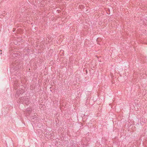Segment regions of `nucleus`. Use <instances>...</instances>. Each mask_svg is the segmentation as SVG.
Returning a JSON list of instances; mask_svg holds the SVG:
<instances>
[{"label": "nucleus", "mask_w": 147, "mask_h": 147, "mask_svg": "<svg viewBox=\"0 0 147 147\" xmlns=\"http://www.w3.org/2000/svg\"><path fill=\"white\" fill-rule=\"evenodd\" d=\"M18 55L14 53H12L11 60L13 59V62L10 65V68L11 69H13L15 71L18 70L22 69L23 68V64L22 62L18 60L17 58Z\"/></svg>", "instance_id": "nucleus-1"}, {"label": "nucleus", "mask_w": 147, "mask_h": 147, "mask_svg": "<svg viewBox=\"0 0 147 147\" xmlns=\"http://www.w3.org/2000/svg\"><path fill=\"white\" fill-rule=\"evenodd\" d=\"M29 98V97L28 96H26L25 97H22L19 98V101L22 104L28 105L30 103Z\"/></svg>", "instance_id": "nucleus-2"}, {"label": "nucleus", "mask_w": 147, "mask_h": 147, "mask_svg": "<svg viewBox=\"0 0 147 147\" xmlns=\"http://www.w3.org/2000/svg\"><path fill=\"white\" fill-rule=\"evenodd\" d=\"M32 108H27L26 110L25 111L24 113L26 117L29 116L30 114L32 112Z\"/></svg>", "instance_id": "nucleus-3"}, {"label": "nucleus", "mask_w": 147, "mask_h": 147, "mask_svg": "<svg viewBox=\"0 0 147 147\" xmlns=\"http://www.w3.org/2000/svg\"><path fill=\"white\" fill-rule=\"evenodd\" d=\"M22 91V90H18L16 92V94L15 96L16 97H18V96L20 94H21L22 93H23V91Z\"/></svg>", "instance_id": "nucleus-4"}, {"label": "nucleus", "mask_w": 147, "mask_h": 147, "mask_svg": "<svg viewBox=\"0 0 147 147\" xmlns=\"http://www.w3.org/2000/svg\"><path fill=\"white\" fill-rule=\"evenodd\" d=\"M35 118H37V116H36V115H34V117H32V119H34Z\"/></svg>", "instance_id": "nucleus-5"}, {"label": "nucleus", "mask_w": 147, "mask_h": 147, "mask_svg": "<svg viewBox=\"0 0 147 147\" xmlns=\"http://www.w3.org/2000/svg\"><path fill=\"white\" fill-rule=\"evenodd\" d=\"M76 144L75 143L73 144L71 146V147H75Z\"/></svg>", "instance_id": "nucleus-6"}, {"label": "nucleus", "mask_w": 147, "mask_h": 147, "mask_svg": "<svg viewBox=\"0 0 147 147\" xmlns=\"http://www.w3.org/2000/svg\"><path fill=\"white\" fill-rule=\"evenodd\" d=\"M0 51H2L1 50H0Z\"/></svg>", "instance_id": "nucleus-7"}, {"label": "nucleus", "mask_w": 147, "mask_h": 147, "mask_svg": "<svg viewBox=\"0 0 147 147\" xmlns=\"http://www.w3.org/2000/svg\"><path fill=\"white\" fill-rule=\"evenodd\" d=\"M1 54H2V53H0Z\"/></svg>", "instance_id": "nucleus-8"}]
</instances>
